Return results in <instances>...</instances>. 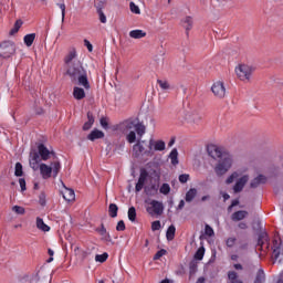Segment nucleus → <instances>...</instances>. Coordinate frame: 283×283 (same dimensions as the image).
<instances>
[{"label": "nucleus", "mask_w": 283, "mask_h": 283, "mask_svg": "<svg viewBox=\"0 0 283 283\" xmlns=\"http://www.w3.org/2000/svg\"><path fill=\"white\" fill-rule=\"evenodd\" d=\"M153 231H160V221H154L151 223Z\"/></svg>", "instance_id": "bf43d9fd"}, {"label": "nucleus", "mask_w": 283, "mask_h": 283, "mask_svg": "<svg viewBox=\"0 0 283 283\" xmlns=\"http://www.w3.org/2000/svg\"><path fill=\"white\" fill-rule=\"evenodd\" d=\"M133 155L135 158H143V156L151 158L154 156V150L151 148L147 149L146 140L137 139L136 144L133 146Z\"/></svg>", "instance_id": "39448f33"}, {"label": "nucleus", "mask_w": 283, "mask_h": 283, "mask_svg": "<svg viewBox=\"0 0 283 283\" xmlns=\"http://www.w3.org/2000/svg\"><path fill=\"white\" fill-rule=\"evenodd\" d=\"M135 130L139 138H143V136H145L146 128L145 125H143L142 123H135Z\"/></svg>", "instance_id": "a878e982"}, {"label": "nucleus", "mask_w": 283, "mask_h": 283, "mask_svg": "<svg viewBox=\"0 0 283 283\" xmlns=\"http://www.w3.org/2000/svg\"><path fill=\"white\" fill-rule=\"evenodd\" d=\"M202 258H205V248L201 247L197 250V252L195 253V260H202Z\"/></svg>", "instance_id": "c03bdc74"}, {"label": "nucleus", "mask_w": 283, "mask_h": 283, "mask_svg": "<svg viewBox=\"0 0 283 283\" xmlns=\"http://www.w3.org/2000/svg\"><path fill=\"white\" fill-rule=\"evenodd\" d=\"M167 145L164 140H154V138H150L148 142V149H151L153 151H165Z\"/></svg>", "instance_id": "9d476101"}, {"label": "nucleus", "mask_w": 283, "mask_h": 283, "mask_svg": "<svg viewBox=\"0 0 283 283\" xmlns=\"http://www.w3.org/2000/svg\"><path fill=\"white\" fill-rule=\"evenodd\" d=\"M205 233L206 235H208L209 238H212V235H216V232L213 231V228H211V226L206 224L205 227Z\"/></svg>", "instance_id": "de8ad7c7"}, {"label": "nucleus", "mask_w": 283, "mask_h": 283, "mask_svg": "<svg viewBox=\"0 0 283 283\" xmlns=\"http://www.w3.org/2000/svg\"><path fill=\"white\" fill-rule=\"evenodd\" d=\"M157 83L161 90H170L171 85L168 81L157 80Z\"/></svg>", "instance_id": "a19ab883"}, {"label": "nucleus", "mask_w": 283, "mask_h": 283, "mask_svg": "<svg viewBox=\"0 0 283 283\" xmlns=\"http://www.w3.org/2000/svg\"><path fill=\"white\" fill-rule=\"evenodd\" d=\"M108 216L111 218H117V216H118V206L116 203H111L108 206Z\"/></svg>", "instance_id": "393cba45"}, {"label": "nucleus", "mask_w": 283, "mask_h": 283, "mask_svg": "<svg viewBox=\"0 0 283 283\" xmlns=\"http://www.w3.org/2000/svg\"><path fill=\"white\" fill-rule=\"evenodd\" d=\"M208 156L213 158V160H219L214 167L217 176H224L233 165V156L231 154L223 151L222 148L217 145H208L207 147Z\"/></svg>", "instance_id": "f03ea898"}, {"label": "nucleus", "mask_w": 283, "mask_h": 283, "mask_svg": "<svg viewBox=\"0 0 283 283\" xmlns=\"http://www.w3.org/2000/svg\"><path fill=\"white\" fill-rule=\"evenodd\" d=\"M105 3H107V0H95V8L96 10H103L105 8Z\"/></svg>", "instance_id": "8fccbe9b"}, {"label": "nucleus", "mask_w": 283, "mask_h": 283, "mask_svg": "<svg viewBox=\"0 0 283 283\" xmlns=\"http://www.w3.org/2000/svg\"><path fill=\"white\" fill-rule=\"evenodd\" d=\"M62 196L64 198V200H66V202H72L73 200H75L76 195L74 193V191L70 188H65L62 191Z\"/></svg>", "instance_id": "dca6fc26"}, {"label": "nucleus", "mask_w": 283, "mask_h": 283, "mask_svg": "<svg viewBox=\"0 0 283 283\" xmlns=\"http://www.w3.org/2000/svg\"><path fill=\"white\" fill-rule=\"evenodd\" d=\"M36 39V33H30L24 36V44L27 48H32V43H34V40Z\"/></svg>", "instance_id": "5701e85b"}, {"label": "nucleus", "mask_w": 283, "mask_h": 283, "mask_svg": "<svg viewBox=\"0 0 283 283\" xmlns=\"http://www.w3.org/2000/svg\"><path fill=\"white\" fill-rule=\"evenodd\" d=\"M21 25H23V21L17 20L13 28L10 30L11 36H13V34H17V32H19V30H21Z\"/></svg>", "instance_id": "7c9ffc66"}, {"label": "nucleus", "mask_w": 283, "mask_h": 283, "mask_svg": "<svg viewBox=\"0 0 283 283\" xmlns=\"http://www.w3.org/2000/svg\"><path fill=\"white\" fill-rule=\"evenodd\" d=\"M177 209L180 211V210H182V209H185V200H180L179 201V205H178V207H177Z\"/></svg>", "instance_id": "338daca9"}, {"label": "nucleus", "mask_w": 283, "mask_h": 283, "mask_svg": "<svg viewBox=\"0 0 283 283\" xmlns=\"http://www.w3.org/2000/svg\"><path fill=\"white\" fill-rule=\"evenodd\" d=\"M188 120H189V123H193L195 125H198L200 123V120H202V115H200L198 113H193V114L189 115Z\"/></svg>", "instance_id": "c85d7f7f"}, {"label": "nucleus", "mask_w": 283, "mask_h": 283, "mask_svg": "<svg viewBox=\"0 0 283 283\" xmlns=\"http://www.w3.org/2000/svg\"><path fill=\"white\" fill-rule=\"evenodd\" d=\"M264 281V270H259L254 283H262Z\"/></svg>", "instance_id": "a18cd8bd"}, {"label": "nucleus", "mask_w": 283, "mask_h": 283, "mask_svg": "<svg viewBox=\"0 0 283 283\" xmlns=\"http://www.w3.org/2000/svg\"><path fill=\"white\" fill-rule=\"evenodd\" d=\"M211 92L217 98H224V96H227V88L224 87V83L220 81L213 83Z\"/></svg>", "instance_id": "6e6552de"}, {"label": "nucleus", "mask_w": 283, "mask_h": 283, "mask_svg": "<svg viewBox=\"0 0 283 283\" xmlns=\"http://www.w3.org/2000/svg\"><path fill=\"white\" fill-rule=\"evenodd\" d=\"M99 123H101L103 129H109V123L107 122V118H106V117H102V118L99 119Z\"/></svg>", "instance_id": "864d4df0"}, {"label": "nucleus", "mask_w": 283, "mask_h": 283, "mask_svg": "<svg viewBox=\"0 0 283 283\" xmlns=\"http://www.w3.org/2000/svg\"><path fill=\"white\" fill-rule=\"evenodd\" d=\"M73 97L75 98V101H83V98H85V90L75 86L73 88Z\"/></svg>", "instance_id": "f3484780"}, {"label": "nucleus", "mask_w": 283, "mask_h": 283, "mask_svg": "<svg viewBox=\"0 0 283 283\" xmlns=\"http://www.w3.org/2000/svg\"><path fill=\"white\" fill-rule=\"evenodd\" d=\"M92 125H94V115L91 112L87 113V122L83 125V130L88 132L92 129Z\"/></svg>", "instance_id": "4be33fe9"}, {"label": "nucleus", "mask_w": 283, "mask_h": 283, "mask_svg": "<svg viewBox=\"0 0 283 283\" xmlns=\"http://www.w3.org/2000/svg\"><path fill=\"white\" fill-rule=\"evenodd\" d=\"M38 169H40V174L43 178V180H48L49 178H52V172H53V178H56L59 176V172L61 171V161L55 160L51 163V166L46 164H38Z\"/></svg>", "instance_id": "20e7f679"}, {"label": "nucleus", "mask_w": 283, "mask_h": 283, "mask_svg": "<svg viewBox=\"0 0 283 283\" xmlns=\"http://www.w3.org/2000/svg\"><path fill=\"white\" fill-rule=\"evenodd\" d=\"M143 187H145V184H142L140 181H137V184L135 186L136 193L143 191Z\"/></svg>", "instance_id": "052dcab7"}, {"label": "nucleus", "mask_w": 283, "mask_h": 283, "mask_svg": "<svg viewBox=\"0 0 283 283\" xmlns=\"http://www.w3.org/2000/svg\"><path fill=\"white\" fill-rule=\"evenodd\" d=\"M64 63L66 67V74L70 76L72 83L84 87V90H90V80L87 78V71L83 67V63L76 60V50L70 51L64 57Z\"/></svg>", "instance_id": "f257e3e1"}, {"label": "nucleus", "mask_w": 283, "mask_h": 283, "mask_svg": "<svg viewBox=\"0 0 283 283\" xmlns=\"http://www.w3.org/2000/svg\"><path fill=\"white\" fill-rule=\"evenodd\" d=\"M136 123V119H126L118 124L117 129H119V132H122L123 134H127V132H132V129H135Z\"/></svg>", "instance_id": "1a4fd4ad"}, {"label": "nucleus", "mask_w": 283, "mask_h": 283, "mask_svg": "<svg viewBox=\"0 0 283 283\" xmlns=\"http://www.w3.org/2000/svg\"><path fill=\"white\" fill-rule=\"evenodd\" d=\"M150 206L156 216H163V212L165 211V206L163 205V202L153 200L150 201Z\"/></svg>", "instance_id": "ddd939ff"}, {"label": "nucleus", "mask_w": 283, "mask_h": 283, "mask_svg": "<svg viewBox=\"0 0 283 283\" xmlns=\"http://www.w3.org/2000/svg\"><path fill=\"white\" fill-rule=\"evenodd\" d=\"M253 72H255V69L247 64H239L235 67V74L238 78H240V81H243V82L251 81V76L253 75Z\"/></svg>", "instance_id": "423d86ee"}, {"label": "nucleus", "mask_w": 283, "mask_h": 283, "mask_svg": "<svg viewBox=\"0 0 283 283\" xmlns=\"http://www.w3.org/2000/svg\"><path fill=\"white\" fill-rule=\"evenodd\" d=\"M179 182H181V185H185V182H189V174H182L179 176Z\"/></svg>", "instance_id": "603ef678"}, {"label": "nucleus", "mask_w": 283, "mask_h": 283, "mask_svg": "<svg viewBox=\"0 0 283 283\" xmlns=\"http://www.w3.org/2000/svg\"><path fill=\"white\" fill-rule=\"evenodd\" d=\"M169 158L171 160V165H178V149L174 148L169 154Z\"/></svg>", "instance_id": "c756f323"}, {"label": "nucleus", "mask_w": 283, "mask_h": 283, "mask_svg": "<svg viewBox=\"0 0 283 283\" xmlns=\"http://www.w3.org/2000/svg\"><path fill=\"white\" fill-rule=\"evenodd\" d=\"M170 191L171 187L169 186V184H163L159 188V193H163L164 196H169Z\"/></svg>", "instance_id": "72a5a7b5"}, {"label": "nucleus", "mask_w": 283, "mask_h": 283, "mask_svg": "<svg viewBox=\"0 0 283 283\" xmlns=\"http://www.w3.org/2000/svg\"><path fill=\"white\" fill-rule=\"evenodd\" d=\"M96 232L102 235L106 240V242L112 241V237L109 235V232H107V229L105 228V224H101V228H96Z\"/></svg>", "instance_id": "6ab92c4d"}, {"label": "nucleus", "mask_w": 283, "mask_h": 283, "mask_svg": "<svg viewBox=\"0 0 283 283\" xmlns=\"http://www.w3.org/2000/svg\"><path fill=\"white\" fill-rule=\"evenodd\" d=\"M181 24H182V28H185L186 30V34L187 36H189V30H191L193 28V18L191 17H186L181 20Z\"/></svg>", "instance_id": "2eb2a0df"}, {"label": "nucleus", "mask_w": 283, "mask_h": 283, "mask_svg": "<svg viewBox=\"0 0 283 283\" xmlns=\"http://www.w3.org/2000/svg\"><path fill=\"white\" fill-rule=\"evenodd\" d=\"M198 196V189L196 188H190L187 192H186V202H193V199Z\"/></svg>", "instance_id": "aec40b11"}, {"label": "nucleus", "mask_w": 283, "mask_h": 283, "mask_svg": "<svg viewBox=\"0 0 283 283\" xmlns=\"http://www.w3.org/2000/svg\"><path fill=\"white\" fill-rule=\"evenodd\" d=\"M228 280H230V283H244L242 280L238 279V272L235 271L228 272Z\"/></svg>", "instance_id": "b1692460"}, {"label": "nucleus", "mask_w": 283, "mask_h": 283, "mask_svg": "<svg viewBox=\"0 0 283 283\" xmlns=\"http://www.w3.org/2000/svg\"><path fill=\"white\" fill-rule=\"evenodd\" d=\"M97 14H98V19H99L101 23H107V17L105 15V13L103 12V9H101V7H98V9H97Z\"/></svg>", "instance_id": "79ce46f5"}, {"label": "nucleus", "mask_w": 283, "mask_h": 283, "mask_svg": "<svg viewBox=\"0 0 283 283\" xmlns=\"http://www.w3.org/2000/svg\"><path fill=\"white\" fill-rule=\"evenodd\" d=\"M60 10L62 11V23L65 21V3L57 4Z\"/></svg>", "instance_id": "13d9d810"}, {"label": "nucleus", "mask_w": 283, "mask_h": 283, "mask_svg": "<svg viewBox=\"0 0 283 283\" xmlns=\"http://www.w3.org/2000/svg\"><path fill=\"white\" fill-rule=\"evenodd\" d=\"M197 272H198V261H191L189 263V273L190 275H196Z\"/></svg>", "instance_id": "f704fd0d"}, {"label": "nucleus", "mask_w": 283, "mask_h": 283, "mask_svg": "<svg viewBox=\"0 0 283 283\" xmlns=\"http://www.w3.org/2000/svg\"><path fill=\"white\" fill-rule=\"evenodd\" d=\"M248 228H249V226H247L245 222H240V223H239V229L244 230V229H248Z\"/></svg>", "instance_id": "774afa93"}, {"label": "nucleus", "mask_w": 283, "mask_h": 283, "mask_svg": "<svg viewBox=\"0 0 283 283\" xmlns=\"http://www.w3.org/2000/svg\"><path fill=\"white\" fill-rule=\"evenodd\" d=\"M266 180H268L266 176L259 175L258 177L251 180L250 187L251 189H258L260 185H266Z\"/></svg>", "instance_id": "f8f14e48"}, {"label": "nucleus", "mask_w": 283, "mask_h": 283, "mask_svg": "<svg viewBox=\"0 0 283 283\" xmlns=\"http://www.w3.org/2000/svg\"><path fill=\"white\" fill-rule=\"evenodd\" d=\"M128 220H130V222H136V208L135 207H130L128 209Z\"/></svg>", "instance_id": "58836bf2"}, {"label": "nucleus", "mask_w": 283, "mask_h": 283, "mask_svg": "<svg viewBox=\"0 0 283 283\" xmlns=\"http://www.w3.org/2000/svg\"><path fill=\"white\" fill-rule=\"evenodd\" d=\"M249 182V175H244L241 177L234 185L233 191L234 193H240L242 189H244V186Z\"/></svg>", "instance_id": "9b49d317"}, {"label": "nucleus", "mask_w": 283, "mask_h": 283, "mask_svg": "<svg viewBox=\"0 0 283 283\" xmlns=\"http://www.w3.org/2000/svg\"><path fill=\"white\" fill-rule=\"evenodd\" d=\"M129 8H130V12H133L134 14H140V8H138L136 3L130 2Z\"/></svg>", "instance_id": "09e8293b"}, {"label": "nucleus", "mask_w": 283, "mask_h": 283, "mask_svg": "<svg viewBox=\"0 0 283 283\" xmlns=\"http://www.w3.org/2000/svg\"><path fill=\"white\" fill-rule=\"evenodd\" d=\"M14 176H17L18 178H21V176H23V165H21V163L15 164Z\"/></svg>", "instance_id": "4c0bfd02"}, {"label": "nucleus", "mask_w": 283, "mask_h": 283, "mask_svg": "<svg viewBox=\"0 0 283 283\" xmlns=\"http://www.w3.org/2000/svg\"><path fill=\"white\" fill-rule=\"evenodd\" d=\"M116 231H125V221L120 220L117 222Z\"/></svg>", "instance_id": "4d7b16f0"}, {"label": "nucleus", "mask_w": 283, "mask_h": 283, "mask_svg": "<svg viewBox=\"0 0 283 283\" xmlns=\"http://www.w3.org/2000/svg\"><path fill=\"white\" fill-rule=\"evenodd\" d=\"M147 196H156L158 193V186L151 185L149 188L146 189Z\"/></svg>", "instance_id": "ea45409f"}, {"label": "nucleus", "mask_w": 283, "mask_h": 283, "mask_svg": "<svg viewBox=\"0 0 283 283\" xmlns=\"http://www.w3.org/2000/svg\"><path fill=\"white\" fill-rule=\"evenodd\" d=\"M237 240L238 239H235V238H228V240L226 241L227 247H229L231 249L232 247L235 245Z\"/></svg>", "instance_id": "6e6d98bb"}, {"label": "nucleus", "mask_w": 283, "mask_h": 283, "mask_svg": "<svg viewBox=\"0 0 283 283\" xmlns=\"http://www.w3.org/2000/svg\"><path fill=\"white\" fill-rule=\"evenodd\" d=\"M107 258H109L107 252H104L103 254H96L95 262H101V264H103V262H107Z\"/></svg>", "instance_id": "c9c22d12"}, {"label": "nucleus", "mask_w": 283, "mask_h": 283, "mask_svg": "<svg viewBox=\"0 0 283 283\" xmlns=\"http://www.w3.org/2000/svg\"><path fill=\"white\" fill-rule=\"evenodd\" d=\"M126 140H127V143H129V145L136 143V132L130 130V132L126 135Z\"/></svg>", "instance_id": "e433bc0d"}, {"label": "nucleus", "mask_w": 283, "mask_h": 283, "mask_svg": "<svg viewBox=\"0 0 283 283\" xmlns=\"http://www.w3.org/2000/svg\"><path fill=\"white\" fill-rule=\"evenodd\" d=\"M39 203L41 205V207H45L46 201H45V192H41L39 196Z\"/></svg>", "instance_id": "5fc2aeb1"}, {"label": "nucleus", "mask_w": 283, "mask_h": 283, "mask_svg": "<svg viewBox=\"0 0 283 283\" xmlns=\"http://www.w3.org/2000/svg\"><path fill=\"white\" fill-rule=\"evenodd\" d=\"M239 174L238 172H232L228 178H227V180H226V184L227 185H231V184H233L235 180H237V178H239Z\"/></svg>", "instance_id": "37998d69"}, {"label": "nucleus", "mask_w": 283, "mask_h": 283, "mask_svg": "<svg viewBox=\"0 0 283 283\" xmlns=\"http://www.w3.org/2000/svg\"><path fill=\"white\" fill-rule=\"evenodd\" d=\"M281 244H282V243H281L277 239H274V240H273V249H276L277 247H279V249H280Z\"/></svg>", "instance_id": "69168bd1"}, {"label": "nucleus", "mask_w": 283, "mask_h": 283, "mask_svg": "<svg viewBox=\"0 0 283 283\" xmlns=\"http://www.w3.org/2000/svg\"><path fill=\"white\" fill-rule=\"evenodd\" d=\"M101 138H105V133H103V130L93 129L91 134L87 135V140H91L92 143Z\"/></svg>", "instance_id": "4468645a"}, {"label": "nucleus", "mask_w": 283, "mask_h": 283, "mask_svg": "<svg viewBox=\"0 0 283 283\" xmlns=\"http://www.w3.org/2000/svg\"><path fill=\"white\" fill-rule=\"evenodd\" d=\"M19 185H20L21 191H25L27 187H25V179L24 178L19 179Z\"/></svg>", "instance_id": "680f3d73"}, {"label": "nucleus", "mask_w": 283, "mask_h": 283, "mask_svg": "<svg viewBox=\"0 0 283 283\" xmlns=\"http://www.w3.org/2000/svg\"><path fill=\"white\" fill-rule=\"evenodd\" d=\"M17 52V46L14 42H3L0 44V65L2 59H10Z\"/></svg>", "instance_id": "0eeeda50"}, {"label": "nucleus", "mask_w": 283, "mask_h": 283, "mask_svg": "<svg viewBox=\"0 0 283 283\" xmlns=\"http://www.w3.org/2000/svg\"><path fill=\"white\" fill-rule=\"evenodd\" d=\"M264 242H269V235L265 232H263L259 235L258 247H260L262 249V247H264Z\"/></svg>", "instance_id": "2f4dec72"}, {"label": "nucleus", "mask_w": 283, "mask_h": 283, "mask_svg": "<svg viewBox=\"0 0 283 283\" xmlns=\"http://www.w3.org/2000/svg\"><path fill=\"white\" fill-rule=\"evenodd\" d=\"M147 178H149V172H147V170L145 169L140 170L138 182H142V185H145L147 182Z\"/></svg>", "instance_id": "473e14b6"}, {"label": "nucleus", "mask_w": 283, "mask_h": 283, "mask_svg": "<svg viewBox=\"0 0 283 283\" xmlns=\"http://www.w3.org/2000/svg\"><path fill=\"white\" fill-rule=\"evenodd\" d=\"M130 39H145L147 36V32L143 30H133L129 32Z\"/></svg>", "instance_id": "412c9836"}, {"label": "nucleus", "mask_w": 283, "mask_h": 283, "mask_svg": "<svg viewBox=\"0 0 283 283\" xmlns=\"http://www.w3.org/2000/svg\"><path fill=\"white\" fill-rule=\"evenodd\" d=\"M249 216V212L247 210H239L234 213H232V220L234 222H240V220H244Z\"/></svg>", "instance_id": "a211bd4d"}, {"label": "nucleus", "mask_w": 283, "mask_h": 283, "mask_svg": "<svg viewBox=\"0 0 283 283\" xmlns=\"http://www.w3.org/2000/svg\"><path fill=\"white\" fill-rule=\"evenodd\" d=\"M50 156H56V153L50 151L43 144L38 145V151L30 153V167L33 171L39 169L41 160H50Z\"/></svg>", "instance_id": "7ed1b4c3"}, {"label": "nucleus", "mask_w": 283, "mask_h": 283, "mask_svg": "<svg viewBox=\"0 0 283 283\" xmlns=\"http://www.w3.org/2000/svg\"><path fill=\"white\" fill-rule=\"evenodd\" d=\"M12 211H14V213H18V216H23L25 213V208L21 206H13Z\"/></svg>", "instance_id": "49530a36"}, {"label": "nucleus", "mask_w": 283, "mask_h": 283, "mask_svg": "<svg viewBox=\"0 0 283 283\" xmlns=\"http://www.w3.org/2000/svg\"><path fill=\"white\" fill-rule=\"evenodd\" d=\"M36 228L40 229V231H44V232L50 231V227L48 224H45L43 219H41L39 217L36 218Z\"/></svg>", "instance_id": "bb28decb"}, {"label": "nucleus", "mask_w": 283, "mask_h": 283, "mask_svg": "<svg viewBox=\"0 0 283 283\" xmlns=\"http://www.w3.org/2000/svg\"><path fill=\"white\" fill-rule=\"evenodd\" d=\"M273 258L277 260L280 258V248L276 245V248H273Z\"/></svg>", "instance_id": "e2e57ef3"}, {"label": "nucleus", "mask_w": 283, "mask_h": 283, "mask_svg": "<svg viewBox=\"0 0 283 283\" xmlns=\"http://www.w3.org/2000/svg\"><path fill=\"white\" fill-rule=\"evenodd\" d=\"M84 45L87 48L88 52H92V50H94V46L88 40H84Z\"/></svg>", "instance_id": "0e129e2a"}, {"label": "nucleus", "mask_w": 283, "mask_h": 283, "mask_svg": "<svg viewBox=\"0 0 283 283\" xmlns=\"http://www.w3.org/2000/svg\"><path fill=\"white\" fill-rule=\"evenodd\" d=\"M166 238L167 240L171 241L174 238H176V226L171 224L168 227L167 232H166Z\"/></svg>", "instance_id": "cd10ccee"}, {"label": "nucleus", "mask_w": 283, "mask_h": 283, "mask_svg": "<svg viewBox=\"0 0 283 283\" xmlns=\"http://www.w3.org/2000/svg\"><path fill=\"white\" fill-rule=\"evenodd\" d=\"M163 255H167V250L161 249V250L157 251V253L154 255V260H160V258H163Z\"/></svg>", "instance_id": "3c124183"}]
</instances>
